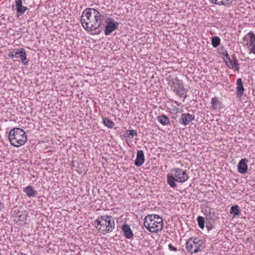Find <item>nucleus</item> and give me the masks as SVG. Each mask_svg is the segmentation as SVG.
Returning a JSON list of instances; mask_svg holds the SVG:
<instances>
[{"label": "nucleus", "mask_w": 255, "mask_h": 255, "mask_svg": "<svg viewBox=\"0 0 255 255\" xmlns=\"http://www.w3.org/2000/svg\"><path fill=\"white\" fill-rule=\"evenodd\" d=\"M168 84L171 87L173 91L180 97L186 98V91L183 84L176 76L169 75L167 78Z\"/></svg>", "instance_id": "nucleus-6"}, {"label": "nucleus", "mask_w": 255, "mask_h": 255, "mask_svg": "<svg viewBox=\"0 0 255 255\" xmlns=\"http://www.w3.org/2000/svg\"><path fill=\"white\" fill-rule=\"evenodd\" d=\"M144 161V155L142 150H137L136 158L134 161V164L136 166H140Z\"/></svg>", "instance_id": "nucleus-14"}, {"label": "nucleus", "mask_w": 255, "mask_h": 255, "mask_svg": "<svg viewBox=\"0 0 255 255\" xmlns=\"http://www.w3.org/2000/svg\"><path fill=\"white\" fill-rule=\"evenodd\" d=\"M14 54H15V58H19L23 65H26L28 64V60L27 58V54L24 48L15 49Z\"/></svg>", "instance_id": "nucleus-10"}, {"label": "nucleus", "mask_w": 255, "mask_h": 255, "mask_svg": "<svg viewBox=\"0 0 255 255\" xmlns=\"http://www.w3.org/2000/svg\"><path fill=\"white\" fill-rule=\"evenodd\" d=\"M248 160L246 158L242 159L238 165V172L242 174L246 173L248 171L247 163Z\"/></svg>", "instance_id": "nucleus-13"}, {"label": "nucleus", "mask_w": 255, "mask_h": 255, "mask_svg": "<svg viewBox=\"0 0 255 255\" xmlns=\"http://www.w3.org/2000/svg\"><path fill=\"white\" fill-rule=\"evenodd\" d=\"M230 213L231 214H233L234 217L236 216H239L241 214V211L239 206L236 205L232 206Z\"/></svg>", "instance_id": "nucleus-22"}, {"label": "nucleus", "mask_w": 255, "mask_h": 255, "mask_svg": "<svg viewBox=\"0 0 255 255\" xmlns=\"http://www.w3.org/2000/svg\"><path fill=\"white\" fill-rule=\"evenodd\" d=\"M122 231L123 232L124 235L127 239H131L133 236L131 230L129 226L127 224H124L123 225Z\"/></svg>", "instance_id": "nucleus-16"}, {"label": "nucleus", "mask_w": 255, "mask_h": 255, "mask_svg": "<svg viewBox=\"0 0 255 255\" xmlns=\"http://www.w3.org/2000/svg\"><path fill=\"white\" fill-rule=\"evenodd\" d=\"M200 241L197 238H190L186 242V250L191 254L197 253L200 251Z\"/></svg>", "instance_id": "nucleus-7"}, {"label": "nucleus", "mask_w": 255, "mask_h": 255, "mask_svg": "<svg viewBox=\"0 0 255 255\" xmlns=\"http://www.w3.org/2000/svg\"><path fill=\"white\" fill-rule=\"evenodd\" d=\"M8 139L11 144L15 147L24 145L27 140L25 131L19 128H15L10 130Z\"/></svg>", "instance_id": "nucleus-5"}, {"label": "nucleus", "mask_w": 255, "mask_h": 255, "mask_svg": "<svg viewBox=\"0 0 255 255\" xmlns=\"http://www.w3.org/2000/svg\"><path fill=\"white\" fill-rule=\"evenodd\" d=\"M104 16L94 8H86L81 17V22L83 28L87 31L98 29L102 25Z\"/></svg>", "instance_id": "nucleus-1"}, {"label": "nucleus", "mask_w": 255, "mask_h": 255, "mask_svg": "<svg viewBox=\"0 0 255 255\" xmlns=\"http://www.w3.org/2000/svg\"><path fill=\"white\" fill-rule=\"evenodd\" d=\"M103 124L109 128H113L115 125L114 122L107 118L103 119Z\"/></svg>", "instance_id": "nucleus-24"}, {"label": "nucleus", "mask_w": 255, "mask_h": 255, "mask_svg": "<svg viewBox=\"0 0 255 255\" xmlns=\"http://www.w3.org/2000/svg\"><path fill=\"white\" fill-rule=\"evenodd\" d=\"M15 52V49H11V51H9L8 54V56L9 57H11L12 58H15L14 53Z\"/></svg>", "instance_id": "nucleus-28"}, {"label": "nucleus", "mask_w": 255, "mask_h": 255, "mask_svg": "<svg viewBox=\"0 0 255 255\" xmlns=\"http://www.w3.org/2000/svg\"><path fill=\"white\" fill-rule=\"evenodd\" d=\"M16 9L17 11V15L18 16H20L23 14L28 8L27 7L21 5V6H19Z\"/></svg>", "instance_id": "nucleus-26"}, {"label": "nucleus", "mask_w": 255, "mask_h": 255, "mask_svg": "<svg viewBox=\"0 0 255 255\" xmlns=\"http://www.w3.org/2000/svg\"><path fill=\"white\" fill-rule=\"evenodd\" d=\"M237 95L238 97H241L244 91V88L241 78L238 79L237 80Z\"/></svg>", "instance_id": "nucleus-17"}, {"label": "nucleus", "mask_w": 255, "mask_h": 255, "mask_svg": "<svg viewBox=\"0 0 255 255\" xmlns=\"http://www.w3.org/2000/svg\"><path fill=\"white\" fill-rule=\"evenodd\" d=\"M247 35L250 37V43L248 45L250 53L255 54V34L252 31H250Z\"/></svg>", "instance_id": "nucleus-12"}, {"label": "nucleus", "mask_w": 255, "mask_h": 255, "mask_svg": "<svg viewBox=\"0 0 255 255\" xmlns=\"http://www.w3.org/2000/svg\"><path fill=\"white\" fill-rule=\"evenodd\" d=\"M224 61H225L227 66L230 69H234L239 71L240 67L238 61L235 56L231 58L227 52L224 55Z\"/></svg>", "instance_id": "nucleus-8"}, {"label": "nucleus", "mask_w": 255, "mask_h": 255, "mask_svg": "<svg viewBox=\"0 0 255 255\" xmlns=\"http://www.w3.org/2000/svg\"><path fill=\"white\" fill-rule=\"evenodd\" d=\"M158 120L163 125H167L169 124V118L165 115L159 116L158 117Z\"/></svg>", "instance_id": "nucleus-23"}, {"label": "nucleus", "mask_w": 255, "mask_h": 255, "mask_svg": "<svg viewBox=\"0 0 255 255\" xmlns=\"http://www.w3.org/2000/svg\"><path fill=\"white\" fill-rule=\"evenodd\" d=\"M168 248L171 251L176 252L177 251V248L172 246V244H169L168 245Z\"/></svg>", "instance_id": "nucleus-30"}, {"label": "nucleus", "mask_w": 255, "mask_h": 255, "mask_svg": "<svg viewBox=\"0 0 255 255\" xmlns=\"http://www.w3.org/2000/svg\"><path fill=\"white\" fill-rule=\"evenodd\" d=\"M16 214H17L18 217H21V212H20V211H18Z\"/></svg>", "instance_id": "nucleus-32"}, {"label": "nucleus", "mask_w": 255, "mask_h": 255, "mask_svg": "<svg viewBox=\"0 0 255 255\" xmlns=\"http://www.w3.org/2000/svg\"><path fill=\"white\" fill-rule=\"evenodd\" d=\"M205 211L206 212V215L208 217V218L211 220L214 221L218 219V215L216 213L214 209L207 207Z\"/></svg>", "instance_id": "nucleus-15"}, {"label": "nucleus", "mask_w": 255, "mask_h": 255, "mask_svg": "<svg viewBox=\"0 0 255 255\" xmlns=\"http://www.w3.org/2000/svg\"><path fill=\"white\" fill-rule=\"evenodd\" d=\"M101 32V29H99L98 32L97 33H96V34H99Z\"/></svg>", "instance_id": "nucleus-33"}, {"label": "nucleus", "mask_w": 255, "mask_h": 255, "mask_svg": "<svg viewBox=\"0 0 255 255\" xmlns=\"http://www.w3.org/2000/svg\"><path fill=\"white\" fill-rule=\"evenodd\" d=\"M4 208V204L0 202V211Z\"/></svg>", "instance_id": "nucleus-31"}, {"label": "nucleus", "mask_w": 255, "mask_h": 255, "mask_svg": "<svg viewBox=\"0 0 255 255\" xmlns=\"http://www.w3.org/2000/svg\"><path fill=\"white\" fill-rule=\"evenodd\" d=\"M16 9L22 5V0H15Z\"/></svg>", "instance_id": "nucleus-29"}, {"label": "nucleus", "mask_w": 255, "mask_h": 255, "mask_svg": "<svg viewBox=\"0 0 255 255\" xmlns=\"http://www.w3.org/2000/svg\"><path fill=\"white\" fill-rule=\"evenodd\" d=\"M211 3L219 5L229 6L233 2V0H209Z\"/></svg>", "instance_id": "nucleus-18"}, {"label": "nucleus", "mask_w": 255, "mask_h": 255, "mask_svg": "<svg viewBox=\"0 0 255 255\" xmlns=\"http://www.w3.org/2000/svg\"><path fill=\"white\" fill-rule=\"evenodd\" d=\"M137 135V132L133 129H128L125 131L124 136L125 137L133 138L134 136Z\"/></svg>", "instance_id": "nucleus-21"}, {"label": "nucleus", "mask_w": 255, "mask_h": 255, "mask_svg": "<svg viewBox=\"0 0 255 255\" xmlns=\"http://www.w3.org/2000/svg\"><path fill=\"white\" fill-rule=\"evenodd\" d=\"M189 178L186 170H183L180 168H173L171 170L170 175L167 176V182L172 188H176L177 185L175 182L183 183Z\"/></svg>", "instance_id": "nucleus-4"}, {"label": "nucleus", "mask_w": 255, "mask_h": 255, "mask_svg": "<svg viewBox=\"0 0 255 255\" xmlns=\"http://www.w3.org/2000/svg\"><path fill=\"white\" fill-rule=\"evenodd\" d=\"M211 103L213 110H217L221 107V103L217 97L213 98L211 100Z\"/></svg>", "instance_id": "nucleus-20"}, {"label": "nucleus", "mask_w": 255, "mask_h": 255, "mask_svg": "<svg viewBox=\"0 0 255 255\" xmlns=\"http://www.w3.org/2000/svg\"><path fill=\"white\" fill-rule=\"evenodd\" d=\"M95 224L99 232L103 234L112 232L115 226L113 217L109 215L99 216Z\"/></svg>", "instance_id": "nucleus-2"}, {"label": "nucleus", "mask_w": 255, "mask_h": 255, "mask_svg": "<svg viewBox=\"0 0 255 255\" xmlns=\"http://www.w3.org/2000/svg\"><path fill=\"white\" fill-rule=\"evenodd\" d=\"M195 118L194 115L189 113H183L181 115V118L179 119V123L186 126L192 122Z\"/></svg>", "instance_id": "nucleus-11"}, {"label": "nucleus", "mask_w": 255, "mask_h": 255, "mask_svg": "<svg viewBox=\"0 0 255 255\" xmlns=\"http://www.w3.org/2000/svg\"><path fill=\"white\" fill-rule=\"evenodd\" d=\"M199 227L203 229L205 227V219L202 216H198L197 219Z\"/></svg>", "instance_id": "nucleus-27"}, {"label": "nucleus", "mask_w": 255, "mask_h": 255, "mask_svg": "<svg viewBox=\"0 0 255 255\" xmlns=\"http://www.w3.org/2000/svg\"><path fill=\"white\" fill-rule=\"evenodd\" d=\"M220 38L218 36H214L212 38L211 42L214 47H217L220 44Z\"/></svg>", "instance_id": "nucleus-25"}, {"label": "nucleus", "mask_w": 255, "mask_h": 255, "mask_svg": "<svg viewBox=\"0 0 255 255\" xmlns=\"http://www.w3.org/2000/svg\"><path fill=\"white\" fill-rule=\"evenodd\" d=\"M24 192L26 193V195L28 197H33L35 196L36 194V191L34 190L33 187L30 185L26 187L24 189Z\"/></svg>", "instance_id": "nucleus-19"}, {"label": "nucleus", "mask_w": 255, "mask_h": 255, "mask_svg": "<svg viewBox=\"0 0 255 255\" xmlns=\"http://www.w3.org/2000/svg\"><path fill=\"white\" fill-rule=\"evenodd\" d=\"M143 224L146 229L152 233L160 231L163 227L162 218L156 214L146 216L144 218Z\"/></svg>", "instance_id": "nucleus-3"}, {"label": "nucleus", "mask_w": 255, "mask_h": 255, "mask_svg": "<svg viewBox=\"0 0 255 255\" xmlns=\"http://www.w3.org/2000/svg\"><path fill=\"white\" fill-rule=\"evenodd\" d=\"M105 22L106 25H105L104 33L106 35H110L112 32L116 30L119 25V23L115 21L112 17L107 18Z\"/></svg>", "instance_id": "nucleus-9"}]
</instances>
